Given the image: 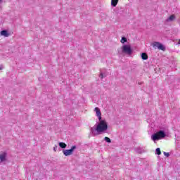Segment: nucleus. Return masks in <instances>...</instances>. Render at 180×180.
<instances>
[{"label": "nucleus", "mask_w": 180, "mask_h": 180, "mask_svg": "<svg viewBox=\"0 0 180 180\" xmlns=\"http://www.w3.org/2000/svg\"><path fill=\"white\" fill-rule=\"evenodd\" d=\"M8 158V153L6 152H3L0 154V164L2 162H6Z\"/></svg>", "instance_id": "6"}, {"label": "nucleus", "mask_w": 180, "mask_h": 180, "mask_svg": "<svg viewBox=\"0 0 180 180\" xmlns=\"http://www.w3.org/2000/svg\"><path fill=\"white\" fill-rule=\"evenodd\" d=\"M155 151V154H157L158 155H161V149H160V148H157Z\"/></svg>", "instance_id": "13"}, {"label": "nucleus", "mask_w": 180, "mask_h": 180, "mask_svg": "<svg viewBox=\"0 0 180 180\" xmlns=\"http://www.w3.org/2000/svg\"><path fill=\"white\" fill-rule=\"evenodd\" d=\"M76 148V146H72L70 149L64 150L63 153L65 157H68V155H72V153H74V150H75Z\"/></svg>", "instance_id": "4"}, {"label": "nucleus", "mask_w": 180, "mask_h": 180, "mask_svg": "<svg viewBox=\"0 0 180 180\" xmlns=\"http://www.w3.org/2000/svg\"><path fill=\"white\" fill-rule=\"evenodd\" d=\"M1 36H4V37H9V33L6 30H2L0 32Z\"/></svg>", "instance_id": "8"}, {"label": "nucleus", "mask_w": 180, "mask_h": 180, "mask_svg": "<svg viewBox=\"0 0 180 180\" xmlns=\"http://www.w3.org/2000/svg\"><path fill=\"white\" fill-rule=\"evenodd\" d=\"M126 41H127V39L124 37H122L121 39V43L124 44Z\"/></svg>", "instance_id": "15"}, {"label": "nucleus", "mask_w": 180, "mask_h": 180, "mask_svg": "<svg viewBox=\"0 0 180 180\" xmlns=\"http://www.w3.org/2000/svg\"><path fill=\"white\" fill-rule=\"evenodd\" d=\"M164 137H165V132L164 131H159L151 136V139L153 141H157L161 140V139H164Z\"/></svg>", "instance_id": "2"}, {"label": "nucleus", "mask_w": 180, "mask_h": 180, "mask_svg": "<svg viewBox=\"0 0 180 180\" xmlns=\"http://www.w3.org/2000/svg\"><path fill=\"white\" fill-rule=\"evenodd\" d=\"M152 46L155 49H158L159 50H162L163 51L165 50V46H164V45L160 42L155 41L152 44Z\"/></svg>", "instance_id": "5"}, {"label": "nucleus", "mask_w": 180, "mask_h": 180, "mask_svg": "<svg viewBox=\"0 0 180 180\" xmlns=\"http://www.w3.org/2000/svg\"><path fill=\"white\" fill-rule=\"evenodd\" d=\"M53 151H57V146L56 145L53 147Z\"/></svg>", "instance_id": "18"}, {"label": "nucleus", "mask_w": 180, "mask_h": 180, "mask_svg": "<svg viewBox=\"0 0 180 180\" xmlns=\"http://www.w3.org/2000/svg\"><path fill=\"white\" fill-rule=\"evenodd\" d=\"M163 154L165 157H169V153H167V152H163Z\"/></svg>", "instance_id": "16"}, {"label": "nucleus", "mask_w": 180, "mask_h": 180, "mask_svg": "<svg viewBox=\"0 0 180 180\" xmlns=\"http://www.w3.org/2000/svg\"><path fill=\"white\" fill-rule=\"evenodd\" d=\"M4 70V65H0V70Z\"/></svg>", "instance_id": "20"}, {"label": "nucleus", "mask_w": 180, "mask_h": 180, "mask_svg": "<svg viewBox=\"0 0 180 180\" xmlns=\"http://www.w3.org/2000/svg\"><path fill=\"white\" fill-rule=\"evenodd\" d=\"M141 58H142V60H148V56L146 53H141Z\"/></svg>", "instance_id": "10"}, {"label": "nucleus", "mask_w": 180, "mask_h": 180, "mask_svg": "<svg viewBox=\"0 0 180 180\" xmlns=\"http://www.w3.org/2000/svg\"><path fill=\"white\" fill-rule=\"evenodd\" d=\"M99 122L91 128L90 131L92 136H99L106 133L108 130V122L105 120H98Z\"/></svg>", "instance_id": "1"}, {"label": "nucleus", "mask_w": 180, "mask_h": 180, "mask_svg": "<svg viewBox=\"0 0 180 180\" xmlns=\"http://www.w3.org/2000/svg\"><path fill=\"white\" fill-rule=\"evenodd\" d=\"M175 19V15H172L166 20V22H174Z\"/></svg>", "instance_id": "9"}, {"label": "nucleus", "mask_w": 180, "mask_h": 180, "mask_svg": "<svg viewBox=\"0 0 180 180\" xmlns=\"http://www.w3.org/2000/svg\"><path fill=\"white\" fill-rule=\"evenodd\" d=\"M122 53L124 54H128V56H130L131 53H133V51L131 50V47H130V45H124L122 47Z\"/></svg>", "instance_id": "3"}, {"label": "nucleus", "mask_w": 180, "mask_h": 180, "mask_svg": "<svg viewBox=\"0 0 180 180\" xmlns=\"http://www.w3.org/2000/svg\"><path fill=\"white\" fill-rule=\"evenodd\" d=\"M94 112H96V116L98 117V120H102V113L101 112V110L99 109V108L96 107L94 108Z\"/></svg>", "instance_id": "7"}, {"label": "nucleus", "mask_w": 180, "mask_h": 180, "mask_svg": "<svg viewBox=\"0 0 180 180\" xmlns=\"http://www.w3.org/2000/svg\"><path fill=\"white\" fill-rule=\"evenodd\" d=\"M99 77L101 78V79H103V73H101Z\"/></svg>", "instance_id": "17"}, {"label": "nucleus", "mask_w": 180, "mask_h": 180, "mask_svg": "<svg viewBox=\"0 0 180 180\" xmlns=\"http://www.w3.org/2000/svg\"><path fill=\"white\" fill-rule=\"evenodd\" d=\"M59 147H60V148H65V147H67V144H65V143L60 142Z\"/></svg>", "instance_id": "12"}, {"label": "nucleus", "mask_w": 180, "mask_h": 180, "mask_svg": "<svg viewBox=\"0 0 180 180\" xmlns=\"http://www.w3.org/2000/svg\"><path fill=\"white\" fill-rule=\"evenodd\" d=\"M104 140H105V141H106V143H112V140H110V138H109V137L105 136L104 138Z\"/></svg>", "instance_id": "14"}, {"label": "nucleus", "mask_w": 180, "mask_h": 180, "mask_svg": "<svg viewBox=\"0 0 180 180\" xmlns=\"http://www.w3.org/2000/svg\"><path fill=\"white\" fill-rule=\"evenodd\" d=\"M1 4H2V0H0V5H1Z\"/></svg>", "instance_id": "21"}, {"label": "nucleus", "mask_w": 180, "mask_h": 180, "mask_svg": "<svg viewBox=\"0 0 180 180\" xmlns=\"http://www.w3.org/2000/svg\"><path fill=\"white\" fill-rule=\"evenodd\" d=\"M136 153H138L139 154H141V150H140V149L136 150Z\"/></svg>", "instance_id": "19"}, {"label": "nucleus", "mask_w": 180, "mask_h": 180, "mask_svg": "<svg viewBox=\"0 0 180 180\" xmlns=\"http://www.w3.org/2000/svg\"><path fill=\"white\" fill-rule=\"evenodd\" d=\"M118 2H119V0H111V5H112V6L115 7L116 5H117Z\"/></svg>", "instance_id": "11"}]
</instances>
